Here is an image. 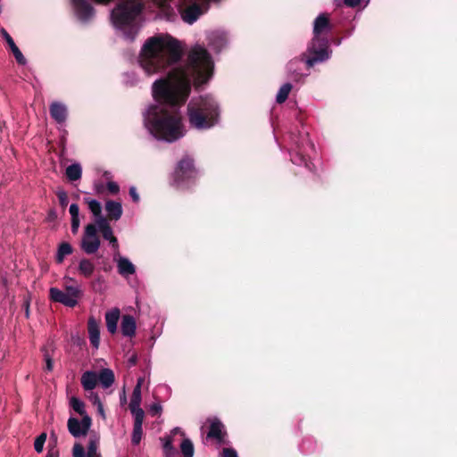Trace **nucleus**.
Returning a JSON list of instances; mask_svg holds the SVG:
<instances>
[{"mask_svg":"<svg viewBox=\"0 0 457 457\" xmlns=\"http://www.w3.org/2000/svg\"><path fill=\"white\" fill-rule=\"evenodd\" d=\"M104 208L110 220H118L121 218L123 210L120 202L108 200L105 202Z\"/></svg>","mask_w":457,"mask_h":457,"instance_id":"20","label":"nucleus"},{"mask_svg":"<svg viewBox=\"0 0 457 457\" xmlns=\"http://www.w3.org/2000/svg\"><path fill=\"white\" fill-rule=\"evenodd\" d=\"M305 58V54H302L299 57L290 60L287 64V71L295 80H300L308 75L303 71V67L306 66Z\"/></svg>","mask_w":457,"mask_h":457,"instance_id":"14","label":"nucleus"},{"mask_svg":"<svg viewBox=\"0 0 457 457\" xmlns=\"http://www.w3.org/2000/svg\"><path fill=\"white\" fill-rule=\"evenodd\" d=\"M49 112L56 123L60 125L65 123L68 117V108L65 104L57 101L53 102L49 106Z\"/></svg>","mask_w":457,"mask_h":457,"instance_id":"15","label":"nucleus"},{"mask_svg":"<svg viewBox=\"0 0 457 457\" xmlns=\"http://www.w3.org/2000/svg\"><path fill=\"white\" fill-rule=\"evenodd\" d=\"M144 417L141 414H137V417H134V425H133V432L131 436V442L133 445H137L140 443L143 435L142 425L144 421Z\"/></svg>","mask_w":457,"mask_h":457,"instance_id":"24","label":"nucleus"},{"mask_svg":"<svg viewBox=\"0 0 457 457\" xmlns=\"http://www.w3.org/2000/svg\"><path fill=\"white\" fill-rule=\"evenodd\" d=\"M179 42L168 34L149 37L142 46L138 62L146 75L164 73L152 85L154 102L142 112L143 125L156 140L173 143L186 135L179 108L187 99L192 86L200 89L212 79L214 61L206 46H193L185 64Z\"/></svg>","mask_w":457,"mask_h":457,"instance_id":"1","label":"nucleus"},{"mask_svg":"<svg viewBox=\"0 0 457 457\" xmlns=\"http://www.w3.org/2000/svg\"><path fill=\"white\" fill-rule=\"evenodd\" d=\"M70 406L72 408L74 411H76L81 417H84V415H87L85 409V403L78 397L72 396L70 399Z\"/></svg>","mask_w":457,"mask_h":457,"instance_id":"31","label":"nucleus"},{"mask_svg":"<svg viewBox=\"0 0 457 457\" xmlns=\"http://www.w3.org/2000/svg\"><path fill=\"white\" fill-rule=\"evenodd\" d=\"M180 451L184 457H193L195 448L192 441L189 438H185L180 444Z\"/></svg>","mask_w":457,"mask_h":457,"instance_id":"34","label":"nucleus"},{"mask_svg":"<svg viewBox=\"0 0 457 457\" xmlns=\"http://www.w3.org/2000/svg\"><path fill=\"white\" fill-rule=\"evenodd\" d=\"M57 197L59 200L60 204L62 207H66L68 204V195L67 193L63 190H60L57 192Z\"/></svg>","mask_w":457,"mask_h":457,"instance_id":"39","label":"nucleus"},{"mask_svg":"<svg viewBox=\"0 0 457 457\" xmlns=\"http://www.w3.org/2000/svg\"><path fill=\"white\" fill-rule=\"evenodd\" d=\"M220 104L212 94L192 97L187 106L188 123L198 131L216 127L220 123Z\"/></svg>","mask_w":457,"mask_h":457,"instance_id":"3","label":"nucleus"},{"mask_svg":"<svg viewBox=\"0 0 457 457\" xmlns=\"http://www.w3.org/2000/svg\"><path fill=\"white\" fill-rule=\"evenodd\" d=\"M101 245L100 238L97 235L96 224H87L85 227L84 234L81 238L80 247L87 254L96 253Z\"/></svg>","mask_w":457,"mask_h":457,"instance_id":"10","label":"nucleus"},{"mask_svg":"<svg viewBox=\"0 0 457 457\" xmlns=\"http://www.w3.org/2000/svg\"><path fill=\"white\" fill-rule=\"evenodd\" d=\"M10 50L12 53L16 62L20 65H25L27 63L26 58L24 57V55L22 54L21 51L19 49V47L17 46H14Z\"/></svg>","mask_w":457,"mask_h":457,"instance_id":"35","label":"nucleus"},{"mask_svg":"<svg viewBox=\"0 0 457 457\" xmlns=\"http://www.w3.org/2000/svg\"><path fill=\"white\" fill-rule=\"evenodd\" d=\"M222 457H238L237 452L232 448H224Z\"/></svg>","mask_w":457,"mask_h":457,"instance_id":"44","label":"nucleus"},{"mask_svg":"<svg viewBox=\"0 0 457 457\" xmlns=\"http://www.w3.org/2000/svg\"><path fill=\"white\" fill-rule=\"evenodd\" d=\"M221 0H181L179 7L181 20L189 25L205 14L211 4ZM145 0H119L111 12V20L115 29L129 41H132L139 32L143 23Z\"/></svg>","mask_w":457,"mask_h":457,"instance_id":"2","label":"nucleus"},{"mask_svg":"<svg viewBox=\"0 0 457 457\" xmlns=\"http://www.w3.org/2000/svg\"><path fill=\"white\" fill-rule=\"evenodd\" d=\"M46 369L48 371H51L53 370V361L51 358H49L48 356H46Z\"/></svg>","mask_w":457,"mask_h":457,"instance_id":"48","label":"nucleus"},{"mask_svg":"<svg viewBox=\"0 0 457 457\" xmlns=\"http://www.w3.org/2000/svg\"><path fill=\"white\" fill-rule=\"evenodd\" d=\"M129 194L131 199L133 200V202L138 203L140 201V196L137 191L136 187L131 186L129 189Z\"/></svg>","mask_w":457,"mask_h":457,"instance_id":"42","label":"nucleus"},{"mask_svg":"<svg viewBox=\"0 0 457 457\" xmlns=\"http://www.w3.org/2000/svg\"><path fill=\"white\" fill-rule=\"evenodd\" d=\"M106 187L112 195H116L120 192V187L114 181H108L106 184Z\"/></svg>","mask_w":457,"mask_h":457,"instance_id":"40","label":"nucleus"},{"mask_svg":"<svg viewBox=\"0 0 457 457\" xmlns=\"http://www.w3.org/2000/svg\"><path fill=\"white\" fill-rule=\"evenodd\" d=\"M109 175H110V173H109V172H107V171L104 173V176H105L106 178H109Z\"/></svg>","mask_w":457,"mask_h":457,"instance_id":"57","label":"nucleus"},{"mask_svg":"<svg viewBox=\"0 0 457 457\" xmlns=\"http://www.w3.org/2000/svg\"><path fill=\"white\" fill-rule=\"evenodd\" d=\"M109 243L115 250L119 248L118 240L115 237L109 240Z\"/></svg>","mask_w":457,"mask_h":457,"instance_id":"49","label":"nucleus"},{"mask_svg":"<svg viewBox=\"0 0 457 457\" xmlns=\"http://www.w3.org/2000/svg\"><path fill=\"white\" fill-rule=\"evenodd\" d=\"M72 253V247L69 243L63 242L62 243L56 253V262L58 263H62L64 258Z\"/></svg>","mask_w":457,"mask_h":457,"instance_id":"30","label":"nucleus"},{"mask_svg":"<svg viewBox=\"0 0 457 457\" xmlns=\"http://www.w3.org/2000/svg\"><path fill=\"white\" fill-rule=\"evenodd\" d=\"M51 438H54V440H56V436L54 433L51 434Z\"/></svg>","mask_w":457,"mask_h":457,"instance_id":"56","label":"nucleus"},{"mask_svg":"<svg viewBox=\"0 0 457 457\" xmlns=\"http://www.w3.org/2000/svg\"><path fill=\"white\" fill-rule=\"evenodd\" d=\"M94 270H95V266L91 261H89L87 259H82L79 262V273L84 275L85 277L90 276L93 273Z\"/></svg>","mask_w":457,"mask_h":457,"instance_id":"33","label":"nucleus"},{"mask_svg":"<svg viewBox=\"0 0 457 457\" xmlns=\"http://www.w3.org/2000/svg\"><path fill=\"white\" fill-rule=\"evenodd\" d=\"M292 88H293V86L291 83L287 82V83L283 84L279 87V89L277 93V96H276L277 103H278V104L284 103L287 99Z\"/></svg>","mask_w":457,"mask_h":457,"instance_id":"29","label":"nucleus"},{"mask_svg":"<svg viewBox=\"0 0 457 457\" xmlns=\"http://www.w3.org/2000/svg\"><path fill=\"white\" fill-rule=\"evenodd\" d=\"M71 219H79V207L77 204H71L69 209Z\"/></svg>","mask_w":457,"mask_h":457,"instance_id":"41","label":"nucleus"},{"mask_svg":"<svg viewBox=\"0 0 457 457\" xmlns=\"http://www.w3.org/2000/svg\"><path fill=\"white\" fill-rule=\"evenodd\" d=\"M97 379L104 388L110 387L114 382V373L110 369H104L100 371Z\"/></svg>","mask_w":457,"mask_h":457,"instance_id":"26","label":"nucleus"},{"mask_svg":"<svg viewBox=\"0 0 457 457\" xmlns=\"http://www.w3.org/2000/svg\"><path fill=\"white\" fill-rule=\"evenodd\" d=\"M97 231H100L104 239L109 241L114 237L113 230L108 220H101L100 223L96 224Z\"/></svg>","mask_w":457,"mask_h":457,"instance_id":"27","label":"nucleus"},{"mask_svg":"<svg viewBox=\"0 0 457 457\" xmlns=\"http://www.w3.org/2000/svg\"><path fill=\"white\" fill-rule=\"evenodd\" d=\"M25 308H26V316L29 317V303H25Z\"/></svg>","mask_w":457,"mask_h":457,"instance_id":"53","label":"nucleus"},{"mask_svg":"<svg viewBox=\"0 0 457 457\" xmlns=\"http://www.w3.org/2000/svg\"><path fill=\"white\" fill-rule=\"evenodd\" d=\"M97 3L106 4L111 0H94ZM72 10L76 18L82 23H87L95 17V9L88 0H71Z\"/></svg>","mask_w":457,"mask_h":457,"instance_id":"9","label":"nucleus"},{"mask_svg":"<svg viewBox=\"0 0 457 457\" xmlns=\"http://www.w3.org/2000/svg\"><path fill=\"white\" fill-rule=\"evenodd\" d=\"M344 4L348 7H356L361 4L367 5L370 0H343Z\"/></svg>","mask_w":457,"mask_h":457,"instance_id":"38","label":"nucleus"},{"mask_svg":"<svg viewBox=\"0 0 457 457\" xmlns=\"http://www.w3.org/2000/svg\"><path fill=\"white\" fill-rule=\"evenodd\" d=\"M137 362V357L136 356H132L130 359H129V363L130 365H135Z\"/></svg>","mask_w":457,"mask_h":457,"instance_id":"52","label":"nucleus"},{"mask_svg":"<svg viewBox=\"0 0 457 457\" xmlns=\"http://www.w3.org/2000/svg\"><path fill=\"white\" fill-rule=\"evenodd\" d=\"M223 424L216 418L211 420L210 430L207 434L208 438H214L218 442L223 439Z\"/></svg>","mask_w":457,"mask_h":457,"instance_id":"23","label":"nucleus"},{"mask_svg":"<svg viewBox=\"0 0 457 457\" xmlns=\"http://www.w3.org/2000/svg\"><path fill=\"white\" fill-rule=\"evenodd\" d=\"M91 425L92 420L88 415H84L80 420L77 418L70 417L67 421L70 434L76 438L87 436Z\"/></svg>","mask_w":457,"mask_h":457,"instance_id":"11","label":"nucleus"},{"mask_svg":"<svg viewBox=\"0 0 457 457\" xmlns=\"http://www.w3.org/2000/svg\"><path fill=\"white\" fill-rule=\"evenodd\" d=\"M97 407V411H98V413L103 417L104 418V406L102 403H99V405L96 406Z\"/></svg>","mask_w":457,"mask_h":457,"instance_id":"50","label":"nucleus"},{"mask_svg":"<svg viewBox=\"0 0 457 457\" xmlns=\"http://www.w3.org/2000/svg\"><path fill=\"white\" fill-rule=\"evenodd\" d=\"M162 407L161 403H154L150 406V411L153 416L161 414Z\"/></svg>","mask_w":457,"mask_h":457,"instance_id":"43","label":"nucleus"},{"mask_svg":"<svg viewBox=\"0 0 457 457\" xmlns=\"http://www.w3.org/2000/svg\"><path fill=\"white\" fill-rule=\"evenodd\" d=\"M65 174L71 181L79 180L82 175V168L79 163H72L66 168Z\"/></svg>","mask_w":457,"mask_h":457,"instance_id":"28","label":"nucleus"},{"mask_svg":"<svg viewBox=\"0 0 457 457\" xmlns=\"http://www.w3.org/2000/svg\"><path fill=\"white\" fill-rule=\"evenodd\" d=\"M143 382H144V378H139L137 379V382L136 386H138V389H140V390H141V386H142V385H143Z\"/></svg>","mask_w":457,"mask_h":457,"instance_id":"51","label":"nucleus"},{"mask_svg":"<svg viewBox=\"0 0 457 457\" xmlns=\"http://www.w3.org/2000/svg\"><path fill=\"white\" fill-rule=\"evenodd\" d=\"M162 449L164 457H178L179 455L178 451L172 445L170 437L163 439Z\"/></svg>","mask_w":457,"mask_h":457,"instance_id":"32","label":"nucleus"},{"mask_svg":"<svg viewBox=\"0 0 457 457\" xmlns=\"http://www.w3.org/2000/svg\"><path fill=\"white\" fill-rule=\"evenodd\" d=\"M97 375L94 371H86L81 377V385L86 391H92L97 384Z\"/></svg>","mask_w":457,"mask_h":457,"instance_id":"25","label":"nucleus"},{"mask_svg":"<svg viewBox=\"0 0 457 457\" xmlns=\"http://www.w3.org/2000/svg\"><path fill=\"white\" fill-rule=\"evenodd\" d=\"M87 332L90 344L95 349H98L100 345V323L94 317L88 319Z\"/></svg>","mask_w":457,"mask_h":457,"instance_id":"17","label":"nucleus"},{"mask_svg":"<svg viewBox=\"0 0 457 457\" xmlns=\"http://www.w3.org/2000/svg\"><path fill=\"white\" fill-rule=\"evenodd\" d=\"M199 176L195 160L189 155H185L177 162L170 174V184L178 190H187L196 184Z\"/></svg>","mask_w":457,"mask_h":457,"instance_id":"4","label":"nucleus"},{"mask_svg":"<svg viewBox=\"0 0 457 457\" xmlns=\"http://www.w3.org/2000/svg\"><path fill=\"white\" fill-rule=\"evenodd\" d=\"M136 320L133 316L126 314L121 317L120 330L124 337H133L136 333Z\"/></svg>","mask_w":457,"mask_h":457,"instance_id":"19","label":"nucleus"},{"mask_svg":"<svg viewBox=\"0 0 457 457\" xmlns=\"http://www.w3.org/2000/svg\"><path fill=\"white\" fill-rule=\"evenodd\" d=\"M206 46L215 54L228 48L231 42L230 33L224 29H212L204 32Z\"/></svg>","mask_w":457,"mask_h":457,"instance_id":"7","label":"nucleus"},{"mask_svg":"<svg viewBox=\"0 0 457 457\" xmlns=\"http://www.w3.org/2000/svg\"><path fill=\"white\" fill-rule=\"evenodd\" d=\"M114 261L116 262L118 272L122 277L128 278L135 274L136 267L129 258L119 255L114 257Z\"/></svg>","mask_w":457,"mask_h":457,"instance_id":"16","label":"nucleus"},{"mask_svg":"<svg viewBox=\"0 0 457 457\" xmlns=\"http://www.w3.org/2000/svg\"><path fill=\"white\" fill-rule=\"evenodd\" d=\"M94 190L96 194L101 195L104 191V186L102 182L94 183Z\"/></svg>","mask_w":457,"mask_h":457,"instance_id":"46","label":"nucleus"},{"mask_svg":"<svg viewBox=\"0 0 457 457\" xmlns=\"http://www.w3.org/2000/svg\"><path fill=\"white\" fill-rule=\"evenodd\" d=\"M82 293L79 287H51L50 297L53 301L73 307L78 303Z\"/></svg>","mask_w":457,"mask_h":457,"instance_id":"8","label":"nucleus"},{"mask_svg":"<svg viewBox=\"0 0 457 457\" xmlns=\"http://www.w3.org/2000/svg\"><path fill=\"white\" fill-rule=\"evenodd\" d=\"M99 436L97 434H91L88 439V445L87 448V453L85 452V448L79 443H75L72 448V456L73 457H101L100 453H98L99 446Z\"/></svg>","mask_w":457,"mask_h":457,"instance_id":"12","label":"nucleus"},{"mask_svg":"<svg viewBox=\"0 0 457 457\" xmlns=\"http://www.w3.org/2000/svg\"><path fill=\"white\" fill-rule=\"evenodd\" d=\"M179 431V428H175L173 430H172V433L175 434V433H178Z\"/></svg>","mask_w":457,"mask_h":457,"instance_id":"55","label":"nucleus"},{"mask_svg":"<svg viewBox=\"0 0 457 457\" xmlns=\"http://www.w3.org/2000/svg\"><path fill=\"white\" fill-rule=\"evenodd\" d=\"M120 316V312L118 308H113L105 313L106 328L111 334L116 333Z\"/></svg>","mask_w":457,"mask_h":457,"instance_id":"22","label":"nucleus"},{"mask_svg":"<svg viewBox=\"0 0 457 457\" xmlns=\"http://www.w3.org/2000/svg\"><path fill=\"white\" fill-rule=\"evenodd\" d=\"M332 25L328 13H320L313 21L312 37H328Z\"/></svg>","mask_w":457,"mask_h":457,"instance_id":"13","label":"nucleus"},{"mask_svg":"<svg viewBox=\"0 0 457 457\" xmlns=\"http://www.w3.org/2000/svg\"><path fill=\"white\" fill-rule=\"evenodd\" d=\"M141 403V390L138 386H135L133 389L132 396L129 403V410L133 417H137V414L145 416L143 409L140 408Z\"/></svg>","mask_w":457,"mask_h":457,"instance_id":"21","label":"nucleus"},{"mask_svg":"<svg viewBox=\"0 0 457 457\" xmlns=\"http://www.w3.org/2000/svg\"><path fill=\"white\" fill-rule=\"evenodd\" d=\"M46 440V434L42 433L40 434L34 442V448L37 453H41L44 449V445Z\"/></svg>","mask_w":457,"mask_h":457,"instance_id":"36","label":"nucleus"},{"mask_svg":"<svg viewBox=\"0 0 457 457\" xmlns=\"http://www.w3.org/2000/svg\"><path fill=\"white\" fill-rule=\"evenodd\" d=\"M292 147L289 151L291 162L298 166L305 167L309 171H314V165L307 155L314 151V145L309 139L307 133H302L298 137L292 136Z\"/></svg>","mask_w":457,"mask_h":457,"instance_id":"5","label":"nucleus"},{"mask_svg":"<svg viewBox=\"0 0 457 457\" xmlns=\"http://www.w3.org/2000/svg\"><path fill=\"white\" fill-rule=\"evenodd\" d=\"M303 54L306 55L305 65L307 69L328 61L332 54L328 37H312Z\"/></svg>","mask_w":457,"mask_h":457,"instance_id":"6","label":"nucleus"},{"mask_svg":"<svg viewBox=\"0 0 457 457\" xmlns=\"http://www.w3.org/2000/svg\"><path fill=\"white\" fill-rule=\"evenodd\" d=\"M0 35L3 37V38L5 40L6 44L8 45L9 48L11 49L12 47H13L14 46H16V44L14 43L12 37L9 35V33L4 29H0Z\"/></svg>","mask_w":457,"mask_h":457,"instance_id":"37","label":"nucleus"},{"mask_svg":"<svg viewBox=\"0 0 457 457\" xmlns=\"http://www.w3.org/2000/svg\"><path fill=\"white\" fill-rule=\"evenodd\" d=\"M88 398L96 406L99 405V403H102L99 395L96 393L91 392L90 395H88Z\"/></svg>","mask_w":457,"mask_h":457,"instance_id":"45","label":"nucleus"},{"mask_svg":"<svg viewBox=\"0 0 457 457\" xmlns=\"http://www.w3.org/2000/svg\"><path fill=\"white\" fill-rule=\"evenodd\" d=\"M46 457H57L56 455H54V453H48V454L46 455Z\"/></svg>","mask_w":457,"mask_h":457,"instance_id":"54","label":"nucleus"},{"mask_svg":"<svg viewBox=\"0 0 457 457\" xmlns=\"http://www.w3.org/2000/svg\"><path fill=\"white\" fill-rule=\"evenodd\" d=\"M80 225V220L79 219H71V231L76 234Z\"/></svg>","mask_w":457,"mask_h":457,"instance_id":"47","label":"nucleus"},{"mask_svg":"<svg viewBox=\"0 0 457 457\" xmlns=\"http://www.w3.org/2000/svg\"><path fill=\"white\" fill-rule=\"evenodd\" d=\"M84 201L94 216V222L91 224H98L101 220H108L102 214V205L99 201L92 198H84Z\"/></svg>","mask_w":457,"mask_h":457,"instance_id":"18","label":"nucleus"}]
</instances>
